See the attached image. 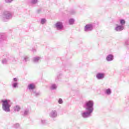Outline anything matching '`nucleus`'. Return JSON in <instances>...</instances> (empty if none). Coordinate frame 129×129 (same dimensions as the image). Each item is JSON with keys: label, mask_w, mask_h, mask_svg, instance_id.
Returning <instances> with one entry per match:
<instances>
[{"label": "nucleus", "mask_w": 129, "mask_h": 129, "mask_svg": "<svg viewBox=\"0 0 129 129\" xmlns=\"http://www.w3.org/2000/svg\"><path fill=\"white\" fill-rule=\"evenodd\" d=\"M83 106L86 111H84L81 113L82 117H83V118H88V117H90L94 110V101L93 100L86 101Z\"/></svg>", "instance_id": "1"}, {"label": "nucleus", "mask_w": 129, "mask_h": 129, "mask_svg": "<svg viewBox=\"0 0 129 129\" xmlns=\"http://www.w3.org/2000/svg\"><path fill=\"white\" fill-rule=\"evenodd\" d=\"M70 14H71V15H75V14H76V11L72 10L70 11Z\"/></svg>", "instance_id": "28"}, {"label": "nucleus", "mask_w": 129, "mask_h": 129, "mask_svg": "<svg viewBox=\"0 0 129 129\" xmlns=\"http://www.w3.org/2000/svg\"><path fill=\"white\" fill-rule=\"evenodd\" d=\"M30 113V110L28 108H26L21 111V114L23 116H28Z\"/></svg>", "instance_id": "8"}, {"label": "nucleus", "mask_w": 129, "mask_h": 129, "mask_svg": "<svg viewBox=\"0 0 129 129\" xmlns=\"http://www.w3.org/2000/svg\"><path fill=\"white\" fill-rule=\"evenodd\" d=\"M13 109L14 111L19 112L21 110V107L19 105H16L14 107Z\"/></svg>", "instance_id": "16"}, {"label": "nucleus", "mask_w": 129, "mask_h": 129, "mask_svg": "<svg viewBox=\"0 0 129 129\" xmlns=\"http://www.w3.org/2000/svg\"><path fill=\"white\" fill-rule=\"evenodd\" d=\"M125 45L126 46H128V45H129V40H126L125 41Z\"/></svg>", "instance_id": "31"}, {"label": "nucleus", "mask_w": 129, "mask_h": 129, "mask_svg": "<svg viewBox=\"0 0 129 129\" xmlns=\"http://www.w3.org/2000/svg\"><path fill=\"white\" fill-rule=\"evenodd\" d=\"M38 3V0H31V4L32 5H36Z\"/></svg>", "instance_id": "27"}, {"label": "nucleus", "mask_w": 129, "mask_h": 129, "mask_svg": "<svg viewBox=\"0 0 129 129\" xmlns=\"http://www.w3.org/2000/svg\"><path fill=\"white\" fill-rule=\"evenodd\" d=\"M2 17L3 18L4 22H8L13 18V13L10 11H5L3 12Z\"/></svg>", "instance_id": "3"}, {"label": "nucleus", "mask_w": 129, "mask_h": 129, "mask_svg": "<svg viewBox=\"0 0 129 129\" xmlns=\"http://www.w3.org/2000/svg\"><path fill=\"white\" fill-rule=\"evenodd\" d=\"M7 39V36L5 34H0V41H3L4 40H6Z\"/></svg>", "instance_id": "17"}, {"label": "nucleus", "mask_w": 129, "mask_h": 129, "mask_svg": "<svg viewBox=\"0 0 129 129\" xmlns=\"http://www.w3.org/2000/svg\"><path fill=\"white\" fill-rule=\"evenodd\" d=\"M42 9H39L37 10V14H40V13H42Z\"/></svg>", "instance_id": "33"}, {"label": "nucleus", "mask_w": 129, "mask_h": 129, "mask_svg": "<svg viewBox=\"0 0 129 129\" xmlns=\"http://www.w3.org/2000/svg\"><path fill=\"white\" fill-rule=\"evenodd\" d=\"M51 90H55V89H57V85L56 84H52L50 86Z\"/></svg>", "instance_id": "23"}, {"label": "nucleus", "mask_w": 129, "mask_h": 129, "mask_svg": "<svg viewBox=\"0 0 129 129\" xmlns=\"http://www.w3.org/2000/svg\"><path fill=\"white\" fill-rule=\"evenodd\" d=\"M31 93L34 96H35V97H38L41 95V92H37L36 90L32 91Z\"/></svg>", "instance_id": "12"}, {"label": "nucleus", "mask_w": 129, "mask_h": 129, "mask_svg": "<svg viewBox=\"0 0 129 129\" xmlns=\"http://www.w3.org/2000/svg\"><path fill=\"white\" fill-rule=\"evenodd\" d=\"M8 60H9L10 63L12 64H16L17 63V60H16L15 57H11L8 58Z\"/></svg>", "instance_id": "14"}, {"label": "nucleus", "mask_w": 129, "mask_h": 129, "mask_svg": "<svg viewBox=\"0 0 129 129\" xmlns=\"http://www.w3.org/2000/svg\"><path fill=\"white\" fill-rule=\"evenodd\" d=\"M123 26L118 25H117L116 27L115 28V31H117V32H121V31L123 30Z\"/></svg>", "instance_id": "11"}, {"label": "nucleus", "mask_w": 129, "mask_h": 129, "mask_svg": "<svg viewBox=\"0 0 129 129\" xmlns=\"http://www.w3.org/2000/svg\"><path fill=\"white\" fill-rule=\"evenodd\" d=\"M20 127V124L19 123H17L14 124V127L15 128H19Z\"/></svg>", "instance_id": "30"}, {"label": "nucleus", "mask_w": 129, "mask_h": 129, "mask_svg": "<svg viewBox=\"0 0 129 129\" xmlns=\"http://www.w3.org/2000/svg\"><path fill=\"white\" fill-rule=\"evenodd\" d=\"M46 21H47V20H46V19L42 18L41 19L40 23L42 25H44V24H45Z\"/></svg>", "instance_id": "25"}, {"label": "nucleus", "mask_w": 129, "mask_h": 129, "mask_svg": "<svg viewBox=\"0 0 129 129\" xmlns=\"http://www.w3.org/2000/svg\"><path fill=\"white\" fill-rule=\"evenodd\" d=\"M32 52H36V49L35 48H33Z\"/></svg>", "instance_id": "34"}, {"label": "nucleus", "mask_w": 129, "mask_h": 129, "mask_svg": "<svg viewBox=\"0 0 129 129\" xmlns=\"http://www.w3.org/2000/svg\"><path fill=\"white\" fill-rule=\"evenodd\" d=\"M120 26H123L125 24V20L123 19H120Z\"/></svg>", "instance_id": "24"}, {"label": "nucleus", "mask_w": 129, "mask_h": 129, "mask_svg": "<svg viewBox=\"0 0 129 129\" xmlns=\"http://www.w3.org/2000/svg\"><path fill=\"white\" fill-rule=\"evenodd\" d=\"M2 109L5 112H10L11 111V106H12V102L9 99L2 100Z\"/></svg>", "instance_id": "2"}, {"label": "nucleus", "mask_w": 129, "mask_h": 129, "mask_svg": "<svg viewBox=\"0 0 129 129\" xmlns=\"http://www.w3.org/2000/svg\"><path fill=\"white\" fill-rule=\"evenodd\" d=\"M41 122L42 124H46L47 123V120L41 119Z\"/></svg>", "instance_id": "26"}, {"label": "nucleus", "mask_w": 129, "mask_h": 129, "mask_svg": "<svg viewBox=\"0 0 129 129\" xmlns=\"http://www.w3.org/2000/svg\"><path fill=\"white\" fill-rule=\"evenodd\" d=\"M58 102L59 104H62V103H63V100H62L61 98H59L58 99Z\"/></svg>", "instance_id": "29"}, {"label": "nucleus", "mask_w": 129, "mask_h": 129, "mask_svg": "<svg viewBox=\"0 0 129 129\" xmlns=\"http://www.w3.org/2000/svg\"><path fill=\"white\" fill-rule=\"evenodd\" d=\"M12 86L13 88H18L19 87V83H18V79L14 78L13 81L12 82Z\"/></svg>", "instance_id": "7"}, {"label": "nucleus", "mask_w": 129, "mask_h": 129, "mask_svg": "<svg viewBox=\"0 0 129 129\" xmlns=\"http://www.w3.org/2000/svg\"><path fill=\"white\" fill-rule=\"evenodd\" d=\"M28 89H29V90H35V89H36V85H35V84L31 83V84H29L28 85L27 87Z\"/></svg>", "instance_id": "10"}, {"label": "nucleus", "mask_w": 129, "mask_h": 129, "mask_svg": "<svg viewBox=\"0 0 129 129\" xmlns=\"http://www.w3.org/2000/svg\"><path fill=\"white\" fill-rule=\"evenodd\" d=\"M29 58L30 57H29V56L28 55L24 56V59H23V62H24L25 63H27V62H28V61L29 60Z\"/></svg>", "instance_id": "21"}, {"label": "nucleus", "mask_w": 129, "mask_h": 129, "mask_svg": "<svg viewBox=\"0 0 129 129\" xmlns=\"http://www.w3.org/2000/svg\"><path fill=\"white\" fill-rule=\"evenodd\" d=\"M8 62H10V59L9 58L8 59L4 58L2 60V64H8Z\"/></svg>", "instance_id": "22"}, {"label": "nucleus", "mask_w": 129, "mask_h": 129, "mask_svg": "<svg viewBox=\"0 0 129 129\" xmlns=\"http://www.w3.org/2000/svg\"><path fill=\"white\" fill-rule=\"evenodd\" d=\"M55 27L57 31H62V30L64 29V25L63 24V22L58 21L55 24Z\"/></svg>", "instance_id": "4"}, {"label": "nucleus", "mask_w": 129, "mask_h": 129, "mask_svg": "<svg viewBox=\"0 0 129 129\" xmlns=\"http://www.w3.org/2000/svg\"><path fill=\"white\" fill-rule=\"evenodd\" d=\"M57 115V111L56 110H52L49 113V116L51 118H55Z\"/></svg>", "instance_id": "9"}, {"label": "nucleus", "mask_w": 129, "mask_h": 129, "mask_svg": "<svg viewBox=\"0 0 129 129\" xmlns=\"http://www.w3.org/2000/svg\"><path fill=\"white\" fill-rule=\"evenodd\" d=\"M61 77H62V74H59V75H57V77L55 78V81L56 82H58V81H60V80L61 79Z\"/></svg>", "instance_id": "19"}, {"label": "nucleus", "mask_w": 129, "mask_h": 129, "mask_svg": "<svg viewBox=\"0 0 129 129\" xmlns=\"http://www.w3.org/2000/svg\"><path fill=\"white\" fill-rule=\"evenodd\" d=\"M93 30V25L91 24H88L85 26V32H91Z\"/></svg>", "instance_id": "5"}, {"label": "nucleus", "mask_w": 129, "mask_h": 129, "mask_svg": "<svg viewBox=\"0 0 129 129\" xmlns=\"http://www.w3.org/2000/svg\"><path fill=\"white\" fill-rule=\"evenodd\" d=\"M40 60H41V57L39 56H35L33 58V61L34 63H38Z\"/></svg>", "instance_id": "15"}, {"label": "nucleus", "mask_w": 129, "mask_h": 129, "mask_svg": "<svg viewBox=\"0 0 129 129\" xmlns=\"http://www.w3.org/2000/svg\"><path fill=\"white\" fill-rule=\"evenodd\" d=\"M105 77V74L104 73H98L96 75V78L98 80H102Z\"/></svg>", "instance_id": "6"}, {"label": "nucleus", "mask_w": 129, "mask_h": 129, "mask_svg": "<svg viewBox=\"0 0 129 129\" xmlns=\"http://www.w3.org/2000/svg\"><path fill=\"white\" fill-rule=\"evenodd\" d=\"M113 58H114V56L111 54H108L107 56H106V60L108 62H110V61H112V60H113Z\"/></svg>", "instance_id": "13"}, {"label": "nucleus", "mask_w": 129, "mask_h": 129, "mask_svg": "<svg viewBox=\"0 0 129 129\" xmlns=\"http://www.w3.org/2000/svg\"><path fill=\"white\" fill-rule=\"evenodd\" d=\"M14 0H5L6 3H7L8 4H10L12 3Z\"/></svg>", "instance_id": "32"}, {"label": "nucleus", "mask_w": 129, "mask_h": 129, "mask_svg": "<svg viewBox=\"0 0 129 129\" xmlns=\"http://www.w3.org/2000/svg\"><path fill=\"white\" fill-rule=\"evenodd\" d=\"M74 23H75V20L73 18H71L69 20V25H74Z\"/></svg>", "instance_id": "20"}, {"label": "nucleus", "mask_w": 129, "mask_h": 129, "mask_svg": "<svg viewBox=\"0 0 129 129\" xmlns=\"http://www.w3.org/2000/svg\"><path fill=\"white\" fill-rule=\"evenodd\" d=\"M111 89L110 88H108L105 91V94L107 95H110L111 94Z\"/></svg>", "instance_id": "18"}]
</instances>
